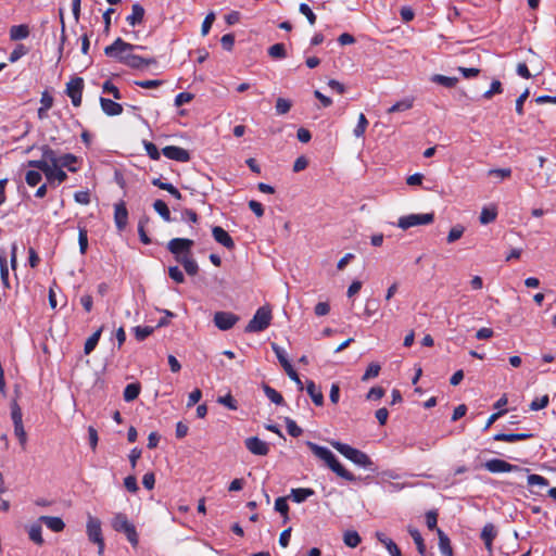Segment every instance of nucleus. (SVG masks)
<instances>
[{
	"label": "nucleus",
	"mask_w": 556,
	"mask_h": 556,
	"mask_svg": "<svg viewBox=\"0 0 556 556\" xmlns=\"http://www.w3.org/2000/svg\"><path fill=\"white\" fill-rule=\"evenodd\" d=\"M42 179V176L38 170H28L25 175L26 184L30 187L37 186Z\"/></svg>",
	"instance_id": "6e6d98bb"
},
{
	"label": "nucleus",
	"mask_w": 556,
	"mask_h": 556,
	"mask_svg": "<svg viewBox=\"0 0 556 556\" xmlns=\"http://www.w3.org/2000/svg\"><path fill=\"white\" fill-rule=\"evenodd\" d=\"M268 54L274 59H283L286 56V47L283 43H275L269 47Z\"/></svg>",
	"instance_id": "8fccbe9b"
},
{
	"label": "nucleus",
	"mask_w": 556,
	"mask_h": 556,
	"mask_svg": "<svg viewBox=\"0 0 556 556\" xmlns=\"http://www.w3.org/2000/svg\"><path fill=\"white\" fill-rule=\"evenodd\" d=\"M111 526L116 532L124 533L132 547L139 544V535L136 527L124 513H116L111 519Z\"/></svg>",
	"instance_id": "7ed1b4c3"
},
{
	"label": "nucleus",
	"mask_w": 556,
	"mask_h": 556,
	"mask_svg": "<svg viewBox=\"0 0 556 556\" xmlns=\"http://www.w3.org/2000/svg\"><path fill=\"white\" fill-rule=\"evenodd\" d=\"M306 445L312 451V453L327 465L329 469H331L337 476L346 480V481H355L356 477L349 471L338 460L336 455L326 446L318 445L314 442L307 441Z\"/></svg>",
	"instance_id": "f257e3e1"
},
{
	"label": "nucleus",
	"mask_w": 556,
	"mask_h": 556,
	"mask_svg": "<svg viewBox=\"0 0 556 556\" xmlns=\"http://www.w3.org/2000/svg\"><path fill=\"white\" fill-rule=\"evenodd\" d=\"M217 402L231 410H236L238 408V403L230 393L219 396Z\"/></svg>",
	"instance_id": "5fc2aeb1"
},
{
	"label": "nucleus",
	"mask_w": 556,
	"mask_h": 556,
	"mask_svg": "<svg viewBox=\"0 0 556 556\" xmlns=\"http://www.w3.org/2000/svg\"><path fill=\"white\" fill-rule=\"evenodd\" d=\"M177 262H179L186 273L190 276H194L198 274L199 271V266H198V263L191 258L189 255H182V257H177Z\"/></svg>",
	"instance_id": "393cba45"
},
{
	"label": "nucleus",
	"mask_w": 556,
	"mask_h": 556,
	"mask_svg": "<svg viewBox=\"0 0 556 556\" xmlns=\"http://www.w3.org/2000/svg\"><path fill=\"white\" fill-rule=\"evenodd\" d=\"M271 350L285 370L292 367L291 363L288 359L287 352L283 348H281L277 343H271Z\"/></svg>",
	"instance_id": "a878e982"
},
{
	"label": "nucleus",
	"mask_w": 556,
	"mask_h": 556,
	"mask_svg": "<svg viewBox=\"0 0 556 556\" xmlns=\"http://www.w3.org/2000/svg\"><path fill=\"white\" fill-rule=\"evenodd\" d=\"M42 529H41V526L39 523H33L30 527H29V530H28V535H29V539L36 543L37 545H42L43 544V539H42Z\"/></svg>",
	"instance_id": "58836bf2"
},
{
	"label": "nucleus",
	"mask_w": 556,
	"mask_h": 556,
	"mask_svg": "<svg viewBox=\"0 0 556 556\" xmlns=\"http://www.w3.org/2000/svg\"><path fill=\"white\" fill-rule=\"evenodd\" d=\"M285 422L287 431L291 437L298 438L302 434V429L296 425V422L293 419L286 417Z\"/></svg>",
	"instance_id": "3c124183"
},
{
	"label": "nucleus",
	"mask_w": 556,
	"mask_h": 556,
	"mask_svg": "<svg viewBox=\"0 0 556 556\" xmlns=\"http://www.w3.org/2000/svg\"><path fill=\"white\" fill-rule=\"evenodd\" d=\"M439 536V548L442 556H453V551L448 536L441 530L437 529Z\"/></svg>",
	"instance_id": "b1692460"
},
{
	"label": "nucleus",
	"mask_w": 556,
	"mask_h": 556,
	"mask_svg": "<svg viewBox=\"0 0 556 556\" xmlns=\"http://www.w3.org/2000/svg\"><path fill=\"white\" fill-rule=\"evenodd\" d=\"M299 11L301 14L306 16L311 25H314L316 23V14L313 12L308 4L301 3L299 7Z\"/></svg>",
	"instance_id": "13d9d810"
},
{
	"label": "nucleus",
	"mask_w": 556,
	"mask_h": 556,
	"mask_svg": "<svg viewBox=\"0 0 556 556\" xmlns=\"http://www.w3.org/2000/svg\"><path fill=\"white\" fill-rule=\"evenodd\" d=\"M101 110L108 116H117L123 113L122 104L108 98H100Z\"/></svg>",
	"instance_id": "a211bd4d"
},
{
	"label": "nucleus",
	"mask_w": 556,
	"mask_h": 556,
	"mask_svg": "<svg viewBox=\"0 0 556 556\" xmlns=\"http://www.w3.org/2000/svg\"><path fill=\"white\" fill-rule=\"evenodd\" d=\"M315 491L309 488H296L291 490V498L293 502L301 504L305 502L308 497L313 496Z\"/></svg>",
	"instance_id": "5701e85b"
},
{
	"label": "nucleus",
	"mask_w": 556,
	"mask_h": 556,
	"mask_svg": "<svg viewBox=\"0 0 556 556\" xmlns=\"http://www.w3.org/2000/svg\"><path fill=\"white\" fill-rule=\"evenodd\" d=\"M413 106V101L410 99H403L396 103H394L391 108H389V113L394 112H404L409 110Z\"/></svg>",
	"instance_id": "a18cd8bd"
},
{
	"label": "nucleus",
	"mask_w": 556,
	"mask_h": 556,
	"mask_svg": "<svg viewBox=\"0 0 556 556\" xmlns=\"http://www.w3.org/2000/svg\"><path fill=\"white\" fill-rule=\"evenodd\" d=\"M11 418H12L14 426H18V425L23 424L22 409L16 402H13L11 404Z\"/></svg>",
	"instance_id": "603ef678"
},
{
	"label": "nucleus",
	"mask_w": 556,
	"mask_h": 556,
	"mask_svg": "<svg viewBox=\"0 0 556 556\" xmlns=\"http://www.w3.org/2000/svg\"><path fill=\"white\" fill-rule=\"evenodd\" d=\"M464 231H465V228L462 226V225H456L454 226L448 235H447V242L448 243H453L455 242L456 240L460 239L462 236L464 235Z\"/></svg>",
	"instance_id": "4d7b16f0"
},
{
	"label": "nucleus",
	"mask_w": 556,
	"mask_h": 556,
	"mask_svg": "<svg viewBox=\"0 0 556 556\" xmlns=\"http://www.w3.org/2000/svg\"><path fill=\"white\" fill-rule=\"evenodd\" d=\"M306 392L316 406H321L324 404L323 392L313 380L306 381Z\"/></svg>",
	"instance_id": "412c9836"
},
{
	"label": "nucleus",
	"mask_w": 556,
	"mask_h": 556,
	"mask_svg": "<svg viewBox=\"0 0 556 556\" xmlns=\"http://www.w3.org/2000/svg\"><path fill=\"white\" fill-rule=\"evenodd\" d=\"M27 52H28V49H27L24 45L20 43V45H17V46L13 49V51L10 53V55H9V61H10L11 63H15V62H16V61H18L22 56H24L25 54H27Z\"/></svg>",
	"instance_id": "09e8293b"
},
{
	"label": "nucleus",
	"mask_w": 556,
	"mask_h": 556,
	"mask_svg": "<svg viewBox=\"0 0 556 556\" xmlns=\"http://www.w3.org/2000/svg\"><path fill=\"white\" fill-rule=\"evenodd\" d=\"M154 331L153 327L150 326H137L134 328L135 338L138 341L146 340Z\"/></svg>",
	"instance_id": "37998d69"
},
{
	"label": "nucleus",
	"mask_w": 556,
	"mask_h": 556,
	"mask_svg": "<svg viewBox=\"0 0 556 556\" xmlns=\"http://www.w3.org/2000/svg\"><path fill=\"white\" fill-rule=\"evenodd\" d=\"M168 275L177 283H182L185 281L184 273L178 266H170L168 268Z\"/></svg>",
	"instance_id": "e2e57ef3"
},
{
	"label": "nucleus",
	"mask_w": 556,
	"mask_h": 556,
	"mask_svg": "<svg viewBox=\"0 0 556 556\" xmlns=\"http://www.w3.org/2000/svg\"><path fill=\"white\" fill-rule=\"evenodd\" d=\"M431 81L439 84L445 88H454L458 83V78L435 74L431 77Z\"/></svg>",
	"instance_id": "2f4dec72"
},
{
	"label": "nucleus",
	"mask_w": 556,
	"mask_h": 556,
	"mask_svg": "<svg viewBox=\"0 0 556 556\" xmlns=\"http://www.w3.org/2000/svg\"><path fill=\"white\" fill-rule=\"evenodd\" d=\"M102 89L103 92L112 94L115 100H121L123 98L118 88L111 80H105L103 83Z\"/></svg>",
	"instance_id": "864d4df0"
},
{
	"label": "nucleus",
	"mask_w": 556,
	"mask_h": 556,
	"mask_svg": "<svg viewBox=\"0 0 556 556\" xmlns=\"http://www.w3.org/2000/svg\"><path fill=\"white\" fill-rule=\"evenodd\" d=\"M362 539L358 532L354 530H348L343 534V542L349 547H356L361 543Z\"/></svg>",
	"instance_id": "4c0bfd02"
},
{
	"label": "nucleus",
	"mask_w": 556,
	"mask_h": 556,
	"mask_svg": "<svg viewBox=\"0 0 556 556\" xmlns=\"http://www.w3.org/2000/svg\"><path fill=\"white\" fill-rule=\"evenodd\" d=\"M102 333V327L94 331L85 342L84 353L89 355L97 346Z\"/></svg>",
	"instance_id": "7c9ffc66"
},
{
	"label": "nucleus",
	"mask_w": 556,
	"mask_h": 556,
	"mask_svg": "<svg viewBox=\"0 0 556 556\" xmlns=\"http://www.w3.org/2000/svg\"><path fill=\"white\" fill-rule=\"evenodd\" d=\"M154 63H155L154 59H152V58L146 59V58L137 55L132 52V54L130 56L126 58L125 65H127L131 68H143V67H147Z\"/></svg>",
	"instance_id": "aec40b11"
},
{
	"label": "nucleus",
	"mask_w": 556,
	"mask_h": 556,
	"mask_svg": "<svg viewBox=\"0 0 556 556\" xmlns=\"http://www.w3.org/2000/svg\"><path fill=\"white\" fill-rule=\"evenodd\" d=\"M74 199L77 203L87 205L90 203V193L88 190L76 191L74 194Z\"/></svg>",
	"instance_id": "774afa93"
},
{
	"label": "nucleus",
	"mask_w": 556,
	"mask_h": 556,
	"mask_svg": "<svg viewBox=\"0 0 556 556\" xmlns=\"http://www.w3.org/2000/svg\"><path fill=\"white\" fill-rule=\"evenodd\" d=\"M263 391L265 395L268 397V400H270L274 404L282 405L285 403L282 395L270 386L264 384Z\"/></svg>",
	"instance_id": "f704fd0d"
},
{
	"label": "nucleus",
	"mask_w": 556,
	"mask_h": 556,
	"mask_svg": "<svg viewBox=\"0 0 556 556\" xmlns=\"http://www.w3.org/2000/svg\"><path fill=\"white\" fill-rule=\"evenodd\" d=\"M378 307H379L378 301L375 299H369L366 302L364 314L367 317H371L374 314H376V312L378 311Z\"/></svg>",
	"instance_id": "0e129e2a"
},
{
	"label": "nucleus",
	"mask_w": 556,
	"mask_h": 556,
	"mask_svg": "<svg viewBox=\"0 0 556 556\" xmlns=\"http://www.w3.org/2000/svg\"><path fill=\"white\" fill-rule=\"evenodd\" d=\"M239 319V316L231 312L219 311L214 314L213 321L216 328L222 331H227L231 329Z\"/></svg>",
	"instance_id": "9d476101"
},
{
	"label": "nucleus",
	"mask_w": 556,
	"mask_h": 556,
	"mask_svg": "<svg viewBox=\"0 0 556 556\" xmlns=\"http://www.w3.org/2000/svg\"><path fill=\"white\" fill-rule=\"evenodd\" d=\"M29 35V28L25 24L14 25L10 28V38L12 40H22Z\"/></svg>",
	"instance_id": "cd10ccee"
},
{
	"label": "nucleus",
	"mask_w": 556,
	"mask_h": 556,
	"mask_svg": "<svg viewBox=\"0 0 556 556\" xmlns=\"http://www.w3.org/2000/svg\"><path fill=\"white\" fill-rule=\"evenodd\" d=\"M0 277L2 285L4 288H10V281H9V267H8V261L7 255L4 253L0 254Z\"/></svg>",
	"instance_id": "c9c22d12"
},
{
	"label": "nucleus",
	"mask_w": 556,
	"mask_h": 556,
	"mask_svg": "<svg viewBox=\"0 0 556 556\" xmlns=\"http://www.w3.org/2000/svg\"><path fill=\"white\" fill-rule=\"evenodd\" d=\"M271 317L270 308L267 306H261L245 326V332L252 333L264 331L270 325Z\"/></svg>",
	"instance_id": "0eeeda50"
},
{
	"label": "nucleus",
	"mask_w": 556,
	"mask_h": 556,
	"mask_svg": "<svg viewBox=\"0 0 556 556\" xmlns=\"http://www.w3.org/2000/svg\"><path fill=\"white\" fill-rule=\"evenodd\" d=\"M39 521L43 522L53 532H61L65 528V523L60 517L41 516Z\"/></svg>",
	"instance_id": "4be33fe9"
},
{
	"label": "nucleus",
	"mask_w": 556,
	"mask_h": 556,
	"mask_svg": "<svg viewBox=\"0 0 556 556\" xmlns=\"http://www.w3.org/2000/svg\"><path fill=\"white\" fill-rule=\"evenodd\" d=\"M291 106L292 103L290 100L285 98H278L275 105L276 113L278 115L287 114L290 111Z\"/></svg>",
	"instance_id": "c03bdc74"
},
{
	"label": "nucleus",
	"mask_w": 556,
	"mask_h": 556,
	"mask_svg": "<svg viewBox=\"0 0 556 556\" xmlns=\"http://www.w3.org/2000/svg\"><path fill=\"white\" fill-rule=\"evenodd\" d=\"M549 403V396L547 394L545 395H542L540 397H535L531 403H530V409L531 410H540V409H543L545 408Z\"/></svg>",
	"instance_id": "49530a36"
},
{
	"label": "nucleus",
	"mask_w": 556,
	"mask_h": 556,
	"mask_svg": "<svg viewBox=\"0 0 556 556\" xmlns=\"http://www.w3.org/2000/svg\"><path fill=\"white\" fill-rule=\"evenodd\" d=\"M408 533L416 544L417 551L421 556L426 554V545L420 532L416 528H409Z\"/></svg>",
	"instance_id": "72a5a7b5"
},
{
	"label": "nucleus",
	"mask_w": 556,
	"mask_h": 556,
	"mask_svg": "<svg viewBox=\"0 0 556 556\" xmlns=\"http://www.w3.org/2000/svg\"><path fill=\"white\" fill-rule=\"evenodd\" d=\"M136 86H139L144 89H153L163 85V80L160 79H147V80H137L135 81Z\"/></svg>",
	"instance_id": "680f3d73"
},
{
	"label": "nucleus",
	"mask_w": 556,
	"mask_h": 556,
	"mask_svg": "<svg viewBox=\"0 0 556 556\" xmlns=\"http://www.w3.org/2000/svg\"><path fill=\"white\" fill-rule=\"evenodd\" d=\"M193 245V240L187 238H174L167 243L168 251L175 255V258L189 255Z\"/></svg>",
	"instance_id": "1a4fd4ad"
},
{
	"label": "nucleus",
	"mask_w": 556,
	"mask_h": 556,
	"mask_svg": "<svg viewBox=\"0 0 556 556\" xmlns=\"http://www.w3.org/2000/svg\"><path fill=\"white\" fill-rule=\"evenodd\" d=\"M140 391L141 387L138 382L127 384L123 393L124 400L126 402H132L139 396Z\"/></svg>",
	"instance_id": "c85d7f7f"
},
{
	"label": "nucleus",
	"mask_w": 556,
	"mask_h": 556,
	"mask_svg": "<svg viewBox=\"0 0 556 556\" xmlns=\"http://www.w3.org/2000/svg\"><path fill=\"white\" fill-rule=\"evenodd\" d=\"M162 153L168 160H174L181 163L190 161L189 151L177 146H166L162 149Z\"/></svg>",
	"instance_id": "2eb2a0df"
},
{
	"label": "nucleus",
	"mask_w": 556,
	"mask_h": 556,
	"mask_svg": "<svg viewBox=\"0 0 556 556\" xmlns=\"http://www.w3.org/2000/svg\"><path fill=\"white\" fill-rule=\"evenodd\" d=\"M142 49H144L142 46L131 45L124 41L122 38H117L112 45L105 47L104 53L106 56L126 64V58L130 56L134 50Z\"/></svg>",
	"instance_id": "20e7f679"
},
{
	"label": "nucleus",
	"mask_w": 556,
	"mask_h": 556,
	"mask_svg": "<svg viewBox=\"0 0 556 556\" xmlns=\"http://www.w3.org/2000/svg\"><path fill=\"white\" fill-rule=\"evenodd\" d=\"M153 208L165 222L172 220L170 211L163 200H155L153 203Z\"/></svg>",
	"instance_id": "e433bc0d"
},
{
	"label": "nucleus",
	"mask_w": 556,
	"mask_h": 556,
	"mask_svg": "<svg viewBox=\"0 0 556 556\" xmlns=\"http://www.w3.org/2000/svg\"><path fill=\"white\" fill-rule=\"evenodd\" d=\"M511 170L509 168H501V169H489V176L496 178L497 181L503 180L506 177H509Z\"/></svg>",
	"instance_id": "69168bd1"
},
{
	"label": "nucleus",
	"mask_w": 556,
	"mask_h": 556,
	"mask_svg": "<svg viewBox=\"0 0 556 556\" xmlns=\"http://www.w3.org/2000/svg\"><path fill=\"white\" fill-rule=\"evenodd\" d=\"M124 485H125L126 490L131 492V493H136L139 490V486H138V483H137V479L132 475L127 476L124 479Z\"/></svg>",
	"instance_id": "338daca9"
},
{
	"label": "nucleus",
	"mask_w": 556,
	"mask_h": 556,
	"mask_svg": "<svg viewBox=\"0 0 556 556\" xmlns=\"http://www.w3.org/2000/svg\"><path fill=\"white\" fill-rule=\"evenodd\" d=\"M152 185L155 186V187H159L162 190H166L167 192H169L177 200L181 199L180 191L175 186H173L169 182H164L160 178H154L152 180Z\"/></svg>",
	"instance_id": "c756f323"
},
{
	"label": "nucleus",
	"mask_w": 556,
	"mask_h": 556,
	"mask_svg": "<svg viewBox=\"0 0 556 556\" xmlns=\"http://www.w3.org/2000/svg\"><path fill=\"white\" fill-rule=\"evenodd\" d=\"M83 90L84 79L81 77H74L66 84V94L71 98L74 106L81 104Z\"/></svg>",
	"instance_id": "9b49d317"
},
{
	"label": "nucleus",
	"mask_w": 556,
	"mask_h": 556,
	"mask_svg": "<svg viewBox=\"0 0 556 556\" xmlns=\"http://www.w3.org/2000/svg\"><path fill=\"white\" fill-rule=\"evenodd\" d=\"M143 146H144L146 152L150 159H152L154 161L160 160V151L153 142L143 141Z\"/></svg>",
	"instance_id": "bf43d9fd"
},
{
	"label": "nucleus",
	"mask_w": 556,
	"mask_h": 556,
	"mask_svg": "<svg viewBox=\"0 0 556 556\" xmlns=\"http://www.w3.org/2000/svg\"><path fill=\"white\" fill-rule=\"evenodd\" d=\"M78 245L80 254H86L88 249V231L85 227H78Z\"/></svg>",
	"instance_id": "a19ab883"
},
{
	"label": "nucleus",
	"mask_w": 556,
	"mask_h": 556,
	"mask_svg": "<svg viewBox=\"0 0 556 556\" xmlns=\"http://www.w3.org/2000/svg\"><path fill=\"white\" fill-rule=\"evenodd\" d=\"M275 509L285 517V520H287L288 513H289V505L287 502V497H283V496L277 497L275 501Z\"/></svg>",
	"instance_id": "de8ad7c7"
},
{
	"label": "nucleus",
	"mask_w": 556,
	"mask_h": 556,
	"mask_svg": "<svg viewBox=\"0 0 556 556\" xmlns=\"http://www.w3.org/2000/svg\"><path fill=\"white\" fill-rule=\"evenodd\" d=\"M212 235L216 242L222 244L228 250H231L235 248V242L230 235L220 226H214L212 228Z\"/></svg>",
	"instance_id": "f3484780"
},
{
	"label": "nucleus",
	"mask_w": 556,
	"mask_h": 556,
	"mask_svg": "<svg viewBox=\"0 0 556 556\" xmlns=\"http://www.w3.org/2000/svg\"><path fill=\"white\" fill-rule=\"evenodd\" d=\"M27 166L41 170L49 181L55 180L59 184H62L67 179V175L63 168L60 166L54 167L50 161L43 156L40 160H29L27 162Z\"/></svg>",
	"instance_id": "39448f33"
},
{
	"label": "nucleus",
	"mask_w": 556,
	"mask_h": 556,
	"mask_svg": "<svg viewBox=\"0 0 556 556\" xmlns=\"http://www.w3.org/2000/svg\"><path fill=\"white\" fill-rule=\"evenodd\" d=\"M330 445L355 465L365 469H372L374 462L363 451L337 440L330 441Z\"/></svg>",
	"instance_id": "f03ea898"
},
{
	"label": "nucleus",
	"mask_w": 556,
	"mask_h": 556,
	"mask_svg": "<svg viewBox=\"0 0 556 556\" xmlns=\"http://www.w3.org/2000/svg\"><path fill=\"white\" fill-rule=\"evenodd\" d=\"M379 371H380V365L377 363H371V364H369L366 371L364 372L362 380L366 381L370 378H375L379 375Z\"/></svg>",
	"instance_id": "052dcab7"
},
{
	"label": "nucleus",
	"mask_w": 556,
	"mask_h": 556,
	"mask_svg": "<svg viewBox=\"0 0 556 556\" xmlns=\"http://www.w3.org/2000/svg\"><path fill=\"white\" fill-rule=\"evenodd\" d=\"M376 538L377 540L384 545V547L387 548V551L389 552L390 556L394 553H396L397 551H400V548L397 547V545L393 542V540H391L390 538H388L384 533L382 532H376Z\"/></svg>",
	"instance_id": "473e14b6"
},
{
	"label": "nucleus",
	"mask_w": 556,
	"mask_h": 556,
	"mask_svg": "<svg viewBox=\"0 0 556 556\" xmlns=\"http://www.w3.org/2000/svg\"><path fill=\"white\" fill-rule=\"evenodd\" d=\"M244 445L250 453L257 456H265L269 453V445L257 437H250L244 440Z\"/></svg>",
	"instance_id": "4468645a"
},
{
	"label": "nucleus",
	"mask_w": 556,
	"mask_h": 556,
	"mask_svg": "<svg viewBox=\"0 0 556 556\" xmlns=\"http://www.w3.org/2000/svg\"><path fill=\"white\" fill-rule=\"evenodd\" d=\"M114 222L116 228L122 231L128 223V211L124 201H119L114 205Z\"/></svg>",
	"instance_id": "dca6fc26"
},
{
	"label": "nucleus",
	"mask_w": 556,
	"mask_h": 556,
	"mask_svg": "<svg viewBox=\"0 0 556 556\" xmlns=\"http://www.w3.org/2000/svg\"><path fill=\"white\" fill-rule=\"evenodd\" d=\"M86 532L90 542L100 543L103 539L100 519L88 515Z\"/></svg>",
	"instance_id": "ddd939ff"
},
{
	"label": "nucleus",
	"mask_w": 556,
	"mask_h": 556,
	"mask_svg": "<svg viewBox=\"0 0 556 556\" xmlns=\"http://www.w3.org/2000/svg\"><path fill=\"white\" fill-rule=\"evenodd\" d=\"M434 214L433 213H425V214H409L399 218L397 227L403 230H406L410 227L419 226V225H429L433 222Z\"/></svg>",
	"instance_id": "6e6552de"
},
{
	"label": "nucleus",
	"mask_w": 556,
	"mask_h": 556,
	"mask_svg": "<svg viewBox=\"0 0 556 556\" xmlns=\"http://www.w3.org/2000/svg\"><path fill=\"white\" fill-rule=\"evenodd\" d=\"M509 471H518L523 475V472H529L528 469L520 468L516 465H511L503 459L492 458L489 459V472L500 473V472H509Z\"/></svg>",
	"instance_id": "f8f14e48"
},
{
	"label": "nucleus",
	"mask_w": 556,
	"mask_h": 556,
	"mask_svg": "<svg viewBox=\"0 0 556 556\" xmlns=\"http://www.w3.org/2000/svg\"><path fill=\"white\" fill-rule=\"evenodd\" d=\"M367 126H368V121H367L365 114L361 113L358 116L357 125L355 126V128L353 130V135L356 138L363 137L366 131Z\"/></svg>",
	"instance_id": "79ce46f5"
},
{
	"label": "nucleus",
	"mask_w": 556,
	"mask_h": 556,
	"mask_svg": "<svg viewBox=\"0 0 556 556\" xmlns=\"http://www.w3.org/2000/svg\"><path fill=\"white\" fill-rule=\"evenodd\" d=\"M506 405L507 397L504 395L494 404V409H496V412L489 416V427L492 426L506 412Z\"/></svg>",
	"instance_id": "bb28decb"
},
{
	"label": "nucleus",
	"mask_w": 556,
	"mask_h": 556,
	"mask_svg": "<svg viewBox=\"0 0 556 556\" xmlns=\"http://www.w3.org/2000/svg\"><path fill=\"white\" fill-rule=\"evenodd\" d=\"M40 151L41 155L48 159L54 167H66L72 173L77 172V168L74 166V164H76L78 161L76 155L72 153H65L59 156L56 152L48 144L40 147Z\"/></svg>",
	"instance_id": "423d86ee"
},
{
	"label": "nucleus",
	"mask_w": 556,
	"mask_h": 556,
	"mask_svg": "<svg viewBox=\"0 0 556 556\" xmlns=\"http://www.w3.org/2000/svg\"><path fill=\"white\" fill-rule=\"evenodd\" d=\"M144 12V8L140 3H134L131 13L126 17V22L132 27L140 25L143 22Z\"/></svg>",
	"instance_id": "6ab92c4d"
},
{
	"label": "nucleus",
	"mask_w": 556,
	"mask_h": 556,
	"mask_svg": "<svg viewBox=\"0 0 556 556\" xmlns=\"http://www.w3.org/2000/svg\"><path fill=\"white\" fill-rule=\"evenodd\" d=\"M527 473V482H528V485L531 486V488H534V486H546L548 485V480L546 478H544L543 476H540V475H536V473Z\"/></svg>",
	"instance_id": "ea45409f"
}]
</instances>
